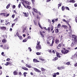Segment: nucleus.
<instances>
[{
  "label": "nucleus",
  "instance_id": "obj_1",
  "mask_svg": "<svg viewBox=\"0 0 77 77\" xmlns=\"http://www.w3.org/2000/svg\"><path fill=\"white\" fill-rule=\"evenodd\" d=\"M63 50H62L61 51V53H62L63 54H66L69 52V51L67 50H66L65 48H63Z\"/></svg>",
  "mask_w": 77,
  "mask_h": 77
},
{
  "label": "nucleus",
  "instance_id": "obj_2",
  "mask_svg": "<svg viewBox=\"0 0 77 77\" xmlns=\"http://www.w3.org/2000/svg\"><path fill=\"white\" fill-rule=\"evenodd\" d=\"M36 48L37 50H40V49H41V47L40 45V42H38V43L36 47Z\"/></svg>",
  "mask_w": 77,
  "mask_h": 77
},
{
  "label": "nucleus",
  "instance_id": "obj_3",
  "mask_svg": "<svg viewBox=\"0 0 77 77\" xmlns=\"http://www.w3.org/2000/svg\"><path fill=\"white\" fill-rule=\"evenodd\" d=\"M71 58L74 60H75L76 59H77V55L75 54L74 55L72 56Z\"/></svg>",
  "mask_w": 77,
  "mask_h": 77
},
{
  "label": "nucleus",
  "instance_id": "obj_4",
  "mask_svg": "<svg viewBox=\"0 0 77 77\" xmlns=\"http://www.w3.org/2000/svg\"><path fill=\"white\" fill-rule=\"evenodd\" d=\"M54 41L53 40H52V43L51 44L48 41H47V43L48 44V45H50V46H53V44H54Z\"/></svg>",
  "mask_w": 77,
  "mask_h": 77
},
{
  "label": "nucleus",
  "instance_id": "obj_5",
  "mask_svg": "<svg viewBox=\"0 0 77 77\" xmlns=\"http://www.w3.org/2000/svg\"><path fill=\"white\" fill-rule=\"evenodd\" d=\"M18 74V72L17 70H15L13 72V74L14 75H17Z\"/></svg>",
  "mask_w": 77,
  "mask_h": 77
},
{
  "label": "nucleus",
  "instance_id": "obj_6",
  "mask_svg": "<svg viewBox=\"0 0 77 77\" xmlns=\"http://www.w3.org/2000/svg\"><path fill=\"white\" fill-rule=\"evenodd\" d=\"M23 14H24L25 17H29V13H26L23 12Z\"/></svg>",
  "mask_w": 77,
  "mask_h": 77
},
{
  "label": "nucleus",
  "instance_id": "obj_7",
  "mask_svg": "<svg viewBox=\"0 0 77 77\" xmlns=\"http://www.w3.org/2000/svg\"><path fill=\"white\" fill-rule=\"evenodd\" d=\"M34 70L36 72H41V71L37 69V68H33Z\"/></svg>",
  "mask_w": 77,
  "mask_h": 77
},
{
  "label": "nucleus",
  "instance_id": "obj_8",
  "mask_svg": "<svg viewBox=\"0 0 77 77\" xmlns=\"http://www.w3.org/2000/svg\"><path fill=\"white\" fill-rule=\"evenodd\" d=\"M33 62L35 63H36L37 62H39V61L36 59H33Z\"/></svg>",
  "mask_w": 77,
  "mask_h": 77
},
{
  "label": "nucleus",
  "instance_id": "obj_9",
  "mask_svg": "<svg viewBox=\"0 0 77 77\" xmlns=\"http://www.w3.org/2000/svg\"><path fill=\"white\" fill-rule=\"evenodd\" d=\"M1 29H2V30H6V28L5 26H2L1 27Z\"/></svg>",
  "mask_w": 77,
  "mask_h": 77
},
{
  "label": "nucleus",
  "instance_id": "obj_10",
  "mask_svg": "<svg viewBox=\"0 0 77 77\" xmlns=\"http://www.w3.org/2000/svg\"><path fill=\"white\" fill-rule=\"evenodd\" d=\"M23 3H26V4H27V5H30V3L29 2L24 1H23Z\"/></svg>",
  "mask_w": 77,
  "mask_h": 77
},
{
  "label": "nucleus",
  "instance_id": "obj_11",
  "mask_svg": "<svg viewBox=\"0 0 77 77\" xmlns=\"http://www.w3.org/2000/svg\"><path fill=\"white\" fill-rule=\"evenodd\" d=\"M72 38H74V39H77V36H75V35H72Z\"/></svg>",
  "mask_w": 77,
  "mask_h": 77
},
{
  "label": "nucleus",
  "instance_id": "obj_12",
  "mask_svg": "<svg viewBox=\"0 0 77 77\" xmlns=\"http://www.w3.org/2000/svg\"><path fill=\"white\" fill-rule=\"evenodd\" d=\"M61 27H63V28H64V29H67V26L66 25H62L61 26Z\"/></svg>",
  "mask_w": 77,
  "mask_h": 77
},
{
  "label": "nucleus",
  "instance_id": "obj_13",
  "mask_svg": "<svg viewBox=\"0 0 77 77\" xmlns=\"http://www.w3.org/2000/svg\"><path fill=\"white\" fill-rule=\"evenodd\" d=\"M58 59V57H55L54 58L52 59V60L53 61H56V60H57Z\"/></svg>",
  "mask_w": 77,
  "mask_h": 77
},
{
  "label": "nucleus",
  "instance_id": "obj_14",
  "mask_svg": "<svg viewBox=\"0 0 77 77\" xmlns=\"http://www.w3.org/2000/svg\"><path fill=\"white\" fill-rule=\"evenodd\" d=\"M55 41L56 44H57L58 43H59V42H60L59 40L58 39H56Z\"/></svg>",
  "mask_w": 77,
  "mask_h": 77
},
{
  "label": "nucleus",
  "instance_id": "obj_15",
  "mask_svg": "<svg viewBox=\"0 0 77 77\" xmlns=\"http://www.w3.org/2000/svg\"><path fill=\"white\" fill-rule=\"evenodd\" d=\"M75 2V1L74 0H70L69 1L70 3H74Z\"/></svg>",
  "mask_w": 77,
  "mask_h": 77
},
{
  "label": "nucleus",
  "instance_id": "obj_16",
  "mask_svg": "<svg viewBox=\"0 0 77 77\" xmlns=\"http://www.w3.org/2000/svg\"><path fill=\"white\" fill-rule=\"evenodd\" d=\"M20 40H23V37L21 35H19L18 36Z\"/></svg>",
  "mask_w": 77,
  "mask_h": 77
},
{
  "label": "nucleus",
  "instance_id": "obj_17",
  "mask_svg": "<svg viewBox=\"0 0 77 77\" xmlns=\"http://www.w3.org/2000/svg\"><path fill=\"white\" fill-rule=\"evenodd\" d=\"M56 55L58 57H60V56L59 55V53L58 52L56 53Z\"/></svg>",
  "mask_w": 77,
  "mask_h": 77
},
{
  "label": "nucleus",
  "instance_id": "obj_18",
  "mask_svg": "<svg viewBox=\"0 0 77 77\" xmlns=\"http://www.w3.org/2000/svg\"><path fill=\"white\" fill-rule=\"evenodd\" d=\"M11 63H9L8 62H7L4 65H6V66H8V65H9V64H10Z\"/></svg>",
  "mask_w": 77,
  "mask_h": 77
},
{
  "label": "nucleus",
  "instance_id": "obj_19",
  "mask_svg": "<svg viewBox=\"0 0 77 77\" xmlns=\"http://www.w3.org/2000/svg\"><path fill=\"white\" fill-rule=\"evenodd\" d=\"M27 38H26L23 41V42H27Z\"/></svg>",
  "mask_w": 77,
  "mask_h": 77
},
{
  "label": "nucleus",
  "instance_id": "obj_20",
  "mask_svg": "<svg viewBox=\"0 0 77 77\" xmlns=\"http://www.w3.org/2000/svg\"><path fill=\"white\" fill-rule=\"evenodd\" d=\"M2 42H4V43H5V42H6V39H3Z\"/></svg>",
  "mask_w": 77,
  "mask_h": 77
},
{
  "label": "nucleus",
  "instance_id": "obj_21",
  "mask_svg": "<svg viewBox=\"0 0 77 77\" xmlns=\"http://www.w3.org/2000/svg\"><path fill=\"white\" fill-rule=\"evenodd\" d=\"M22 69H24V70H26V71H28V69L27 68H26V67H22Z\"/></svg>",
  "mask_w": 77,
  "mask_h": 77
},
{
  "label": "nucleus",
  "instance_id": "obj_22",
  "mask_svg": "<svg viewBox=\"0 0 77 77\" xmlns=\"http://www.w3.org/2000/svg\"><path fill=\"white\" fill-rule=\"evenodd\" d=\"M60 68H61V70H62V69H65V66H61Z\"/></svg>",
  "mask_w": 77,
  "mask_h": 77
},
{
  "label": "nucleus",
  "instance_id": "obj_23",
  "mask_svg": "<svg viewBox=\"0 0 77 77\" xmlns=\"http://www.w3.org/2000/svg\"><path fill=\"white\" fill-rule=\"evenodd\" d=\"M62 21H63V22H65V23H68V22H67V21H66V20L64 19H63Z\"/></svg>",
  "mask_w": 77,
  "mask_h": 77
},
{
  "label": "nucleus",
  "instance_id": "obj_24",
  "mask_svg": "<svg viewBox=\"0 0 77 77\" xmlns=\"http://www.w3.org/2000/svg\"><path fill=\"white\" fill-rule=\"evenodd\" d=\"M75 42H74V44H77V39H74Z\"/></svg>",
  "mask_w": 77,
  "mask_h": 77
},
{
  "label": "nucleus",
  "instance_id": "obj_25",
  "mask_svg": "<svg viewBox=\"0 0 77 77\" xmlns=\"http://www.w3.org/2000/svg\"><path fill=\"white\" fill-rule=\"evenodd\" d=\"M33 9L34 11L35 12H36V13H37V12H38V11L35 8H33Z\"/></svg>",
  "mask_w": 77,
  "mask_h": 77
},
{
  "label": "nucleus",
  "instance_id": "obj_26",
  "mask_svg": "<svg viewBox=\"0 0 77 77\" xmlns=\"http://www.w3.org/2000/svg\"><path fill=\"white\" fill-rule=\"evenodd\" d=\"M62 44H62V43H61L59 45H58V47H60L61 46H62Z\"/></svg>",
  "mask_w": 77,
  "mask_h": 77
},
{
  "label": "nucleus",
  "instance_id": "obj_27",
  "mask_svg": "<svg viewBox=\"0 0 77 77\" xmlns=\"http://www.w3.org/2000/svg\"><path fill=\"white\" fill-rule=\"evenodd\" d=\"M15 37H17V36H19V34L17 32L16 33V35H14Z\"/></svg>",
  "mask_w": 77,
  "mask_h": 77
},
{
  "label": "nucleus",
  "instance_id": "obj_28",
  "mask_svg": "<svg viewBox=\"0 0 77 77\" xmlns=\"http://www.w3.org/2000/svg\"><path fill=\"white\" fill-rule=\"evenodd\" d=\"M11 5H10V4H8L7 6H6V8L7 9H8V8H9V6H10Z\"/></svg>",
  "mask_w": 77,
  "mask_h": 77
},
{
  "label": "nucleus",
  "instance_id": "obj_29",
  "mask_svg": "<svg viewBox=\"0 0 77 77\" xmlns=\"http://www.w3.org/2000/svg\"><path fill=\"white\" fill-rule=\"evenodd\" d=\"M53 77H56V73H54V75H53Z\"/></svg>",
  "mask_w": 77,
  "mask_h": 77
},
{
  "label": "nucleus",
  "instance_id": "obj_30",
  "mask_svg": "<svg viewBox=\"0 0 77 77\" xmlns=\"http://www.w3.org/2000/svg\"><path fill=\"white\" fill-rule=\"evenodd\" d=\"M55 32H56V33H58V32H59V29H56L55 30Z\"/></svg>",
  "mask_w": 77,
  "mask_h": 77
},
{
  "label": "nucleus",
  "instance_id": "obj_31",
  "mask_svg": "<svg viewBox=\"0 0 77 77\" xmlns=\"http://www.w3.org/2000/svg\"><path fill=\"white\" fill-rule=\"evenodd\" d=\"M27 74V73L26 72H24L23 73L25 77H26V74Z\"/></svg>",
  "mask_w": 77,
  "mask_h": 77
},
{
  "label": "nucleus",
  "instance_id": "obj_32",
  "mask_svg": "<svg viewBox=\"0 0 77 77\" xmlns=\"http://www.w3.org/2000/svg\"><path fill=\"white\" fill-rule=\"evenodd\" d=\"M26 39H27V40L28 39H31V37H30V36H28L27 38H26Z\"/></svg>",
  "mask_w": 77,
  "mask_h": 77
},
{
  "label": "nucleus",
  "instance_id": "obj_33",
  "mask_svg": "<svg viewBox=\"0 0 77 77\" xmlns=\"http://www.w3.org/2000/svg\"><path fill=\"white\" fill-rule=\"evenodd\" d=\"M65 9H67V10H68V11H69V8L67 7H65Z\"/></svg>",
  "mask_w": 77,
  "mask_h": 77
},
{
  "label": "nucleus",
  "instance_id": "obj_34",
  "mask_svg": "<svg viewBox=\"0 0 77 77\" xmlns=\"http://www.w3.org/2000/svg\"><path fill=\"white\" fill-rule=\"evenodd\" d=\"M41 70L42 71H45V69H44V68H42Z\"/></svg>",
  "mask_w": 77,
  "mask_h": 77
},
{
  "label": "nucleus",
  "instance_id": "obj_35",
  "mask_svg": "<svg viewBox=\"0 0 77 77\" xmlns=\"http://www.w3.org/2000/svg\"><path fill=\"white\" fill-rule=\"evenodd\" d=\"M60 24H59L57 25V27L58 28H59V27H60Z\"/></svg>",
  "mask_w": 77,
  "mask_h": 77
},
{
  "label": "nucleus",
  "instance_id": "obj_36",
  "mask_svg": "<svg viewBox=\"0 0 77 77\" xmlns=\"http://www.w3.org/2000/svg\"><path fill=\"white\" fill-rule=\"evenodd\" d=\"M62 11H63L65 10V7H62Z\"/></svg>",
  "mask_w": 77,
  "mask_h": 77
},
{
  "label": "nucleus",
  "instance_id": "obj_37",
  "mask_svg": "<svg viewBox=\"0 0 77 77\" xmlns=\"http://www.w3.org/2000/svg\"><path fill=\"white\" fill-rule=\"evenodd\" d=\"M61 5H62V4H58V8H59L60 6H61Z\"/></svg>",
  "mask_w": 77,
  "mask_h": 77
},
{
  "label": "nucleus",
  "instance_id": "obj_38",
  "mask_svg": "<svg viewBox=\"0 0 77 77\" xmlns=\"http://www.w3.org/2000/svg\"><path fill=\"white\" fill-rule=\"evenodd\" d=\"M57 69H58V70H61V69L60 67H57Z\"/></svg>",
  "mask_w": 77,
  "mask_h": 77
},
{
  "label": "nucleus",
  "instance_id": "obj_39",
  "mask_svg": "<svg viewBox=\"0 0 77 77\" xmlns=\"http://www.w3.org/2000/svg\"><path fill=\"white\" fill-rule=\"evenodd\" d=\"M37 55H40L41 54L39 52H37L36 53Z\"/></svg>",
  "mask_w": 77,
  "mask_h": 77
},
{
  "label": "nucleus",
  "instance_id": "obj_40",
  "mask_svg": "<svg viewBox=\"0 0 77 77\" xmlns=\"http://www.w3.org/2000/svg\"><path fill=\"white\" fill-rule=\"evenodd\" d=\"M34 23L35 25V26H36V25H37V23L35 21H34Z\"/></svg>",
  "mask_w": 77,
  "mask_h": 77
},
{
  "label": "nucleus",
  "instance_id": "obj_41",
  "mask_svg": "<svg viewBox=\"0 0 77 77\" xmlns=\"http://www.w3.org/2000/svg\"><path fill=\"white\" fill-rule=\"evenodd\" d=\"M18 6L19 8H20V7H21V3H20L19 4V5Z\"/></svg>",
  "mask_w": 77,
  "mask_h": 77
},
{
  "label": "nucleus",
  "instance_id": "obj_42",
  "mask_svg": "<svg viewBox=\"0 0 77 77\" xmlns=\"http://www.w3.org/2000/svg\"><path fill=\"white\" fill-rule=\"evenodd\" d=\"M39 60H42V61H44V59L41 58H39Z\"/></svg>",
  "mask_w": 77,
  "mask_h": 77
},
{
  "label": "nucleus",
  "instance_id": "obj_43",
  "mask_svg": "<svg viewBox=\"0 0 77 77\" xmlns=\"http://www.w3.org/2000/svg\"><path fill=\"white\" fill-rule=\"evenodd\" d=\"M1 54L2 56H5V54H4V52H2Z\"/></svg>",
  "mask_w": 77,
  "mask_h": 77
},
{
  "label": "nucleus",
  "instance_id": "obj_44",
  "mask_svg": "<svg viewBox=\"0 0 77 77\" xmlns=\"http://www.w3.org/2000/svg\"><path fill=\"white\" fill-rule=\"evenodd\" d=\"M29 50V51H32V49H31V48L30 47L28 48Z\"/></svg>",
  "mask_w": 77,
  "mask_h": 77
},
{
  "label": "nucleus",
  "instance_id": "obj_45",
  "mask_svg": "<svg viewBox=\"0 0 77 77\" xmlns=\"http://www.w3.org/2000/svg\"><path fill=\"white\" fill-rule=\"evenodd\" d=\"M12 7L13 8V9H15V7H16V6L15 5H13Z\"/></svg>",
  "mask_w": 77,
  "mask_h": 77
},
{
  "label": "nucleus",
  "instance_id": "obj_46",
  "mask_svg": "<svg viewBox=\"0 0 77 77\" xmlns=\"http://www.w3.org/2000/svg\"><path fill=\"white\" fill-rule=\"evenodd\" d=\"M27 8L29 9H30V6H27Z\"/></svg>",
  "mask_w": 77,
  "mask_h": 77
},
{
  "label": "nucleus",
  "instance_id": "obj_47",
  "mask_svg": "<svg viewBox=\"0 0 77 77\" xmlns=\"http://www.w3.org/2000/svg\"><path fill=\"white\" fill-rule=\"evenodd\" d=\"M15 26V23H14L12 24L11 27H14V26Z\"/></svg>",
  "mask_w": 77,
  "mask_h": 77
},
{
  "label": "nucleus",
  "instance_id": "obj_48",
  "mask_svg": "<svg viewBox=\"0 0 77 77\" xmlns=\"http://www.w3.org/2000/svg\"><path fill=\"white\" fill-rule=\"evenodd\" d=\"M40 34H41V36H42L43 38H44V35L42 34V33H40Z\"/></svg>",
  "mask_w": 77,
  "mask_h": 77
},
{
  "label": "nucleus",
  "instance_id": "obj_49",
  "mask_svg": "<svg viewBox=\"0 0 77 77\" xmlns=\"http://www.w3.org/2000/svg\"><path fill=\"white\" fill-rule=\"evenodd\" d=\"M69 64H70V62H68L66 63V65H69Z\"/></svg>",
  "mask_w": 77,
  "mask_h": 77
},
{
  "label": "nucleus",
  "instance_id": "obj_50",
  "mask_svg": "<svg viewBox=\"0 0 77 77\" xmlns=\"http://www.w3.org/2000/svg\"><path fill=\"white\" fill-rule=\"evenodd\" d=\"M18 18H16V19H15L14 20V21H15L16 22V21H17L18 20Z\"/></svg>",
  "mask_w": 77,
  "mask_h": 77
},
{
  "label": "nucleus",
  "instance_id": "obj_51",
  "mask_svg": "<svg viewBox=\"0 0 77 77\" xmlns=\"http://www.w3.org/2000/svg\"><path fill=\"white\" fill-rule=\"evenodd\" d=\"M12 17L13 18H14V17H15V14H13L12 16Z\"/></svg>",
  "mask_w": 77,
  "mask_h": 77
},
{
  "label": "nucleus",
  "instance_id": "obj_52",
  "mask_svg": "<svg viewBox=\"0 0 77 77\" xmlns=\"http://www.w3.org/2000/svg\"><path fill=\"white\" fill-rule=\"evenodd\" d=\"M47 30H48V32H49L50 30V27H48Z\"/></svg>",
  "mask_w": 77,
  "mask_h": 77
},
{
  "label": "nucleus",
  "instance_id": "obj_53",
  "mask_svg": "<svg viewBox=\"0 0 77 77\" xmlns=\"http://www.w3.org/2000/svg\"><path fill=\"white\" fill-rule=\"evenodd\" d=\"M74 66L75 67H76V66H77V63H76L75 65H74Z\"/></svg>",
  "mask_w": 77,
  "mask_h": 77
},
{
  "label": "nucleus",
  "instance_id": "obj_54",
  "mask_svg": "<svg viewBox=\"0 0 77 77\" xmlns=\"http://www.w3.org/2000/svg\"><path fill=\"white\" fill-rule=\"evenodd\" d=\"M75 21L76 23H77V17H76L75 18Z\"/></svg>",
  "mask_w": 77,
  "mask_h": 77
},
{
  "label": "nucleus",
  "instance_id": "obj_55",
  "mask_svg": "<svg viewBox=\"0 0 77 77\" xmlns=\"http://www.w3.org/2000/svg\"><path fill=\"white\" fill-rule=\"evenodd\" d=\"M38 25L40 27H41V26L40 25V24L39 23V22L38 23Z\"/></svg>",
  "mask_w": 77,
  "mask_h": 77
},
{
  "label": "nucleus",
  "instance_id": "obj_56",
  "mask_svg": "<svg viewBox=\"0 0 77 77\" xmlns=\"http://www.w3.org/2000/svg\"><path fill=\"white\" fill-rule=\"evenodd\" d=\"M28 68H32V66H30L29 65H28Z\"/></svg>",
  "mask_w": 77,
  "mask_h": 77
},
{
  "label": "nucleus",
  "instance_id": "obj_57",
  "mask_svg": "<svg viewBox=\"0 0 77 77\" xmlns=\"http://www.w3.org/2000/svg\"><path fill=\"white\" fill-rule=\"evenodd\" d=\"M53 29H54V28L53 26L52 27V28L51 29V31H53Z\"/></svg>",
  "mask_w": 77,
  "mask_h": 77
},
{
  "label": "nucleus",
  "instance_id": "obj_58",
  "mask_svg": "<svg viewBox=\"0 0 77 77\" xmlns=\"http://www.w3.org/2000/svg\"><path fill=\"white\" fill-rule=\"evenodd\" d=\"M68 25L69 26V27L70 28V29H69V30H70V29L71 30V26L69 25V24H68Z\"/></svg>",
  "mask_w": 77,
  "mask_h": 77
},
{
  "label": "nucleus",
  "instance_id": "obj_59",
  "mask_svg": "<svg viewBox=\"0 0 77 77\" xmlns=\"http://www.w3.org/2000/svg\"><path fill=\"white\" fill-rule=\"evenodd\" d=\"M14 13H16V14H17V13L16 12L17 11H16V10H14Z\"/></svg>",
  "mask_w": 77,
  "mask_h": 77
},
{
  "label": "nucleus",
  "instance_id": "obj_60",
  "mask_svg": "<svg viewBox=\"0 0 77 77\" xmlns=\"http://www.w3.org/2000/svg\"><path fill=\"white\" fill-rule=\"evenodd\" d=\"M75 7H77V4H75L74 5Z\"/></svg>",
  "mask_w": 77,
  "mask_h": 77
},
{
  "label": "nucleus",
  "instance_id": "obj_61",
  "mask_svg": "<svg viewBox=\"0 0 77 77\" xmlns=\"http://www.w3.org/2000/svg\"><path fill=\"white\" fill-rule=\"evenodd\" d=\"M51 0H47L46 1V2H50Z\"/></svg>",
  "mask_w": 77,
  "mask_h": 77
},
{
  "label": "nucleus",
  "instance_id": "obj_62",
  "mask_svg": "<svg viewBox=\"0 0 77 77\" xmlns=\"http://www.w3.org/2000/svg\"><path fill=\"white\" fill-rule=\"evenodd\" d=\"M37 18L39 20H40V17H39L37 16Z\"/></svg>",
  "mask_w": 77,
  "mask_h": 77
},
{
  "label": "nucleus",
  "instance_id": "obj_63",
  "mask_svg": "<svg viewBox=\"0 0 77 77\" xmlns=\"http://www.w3.org/2000/svg\"><path fill=\"white\" fill-rule=\"evenodd\" d=\"M4 13H2L0 14V15H4Z\"/></svg>",
  "mask_w": 77,
  "mask_h": 77
},
{
  "label": "nucleus",
  "instance_id": "obj_64",
  "mask_svg": "<svg viewBox=\"0 0 77 77\" xmlns=\"http://www.w3.org/2000/svg\"><path fill=\"white\" fill-rule=\"evenodd\" d=\"M32 3H34V2H35V0H32Z\"/></svg>",
  "mask_w": 77,
  "mask_h": 77
}]
</instances>
